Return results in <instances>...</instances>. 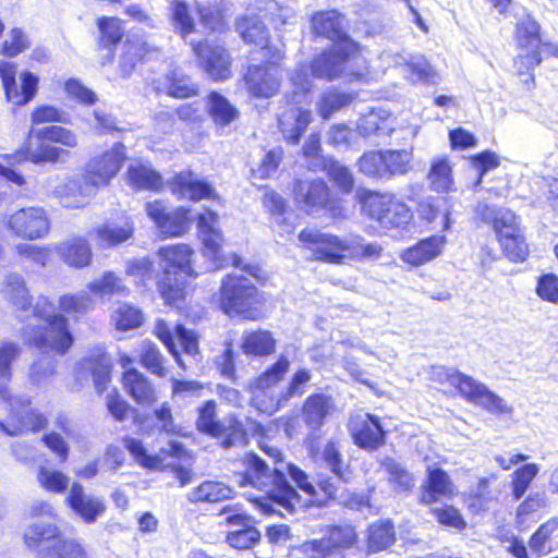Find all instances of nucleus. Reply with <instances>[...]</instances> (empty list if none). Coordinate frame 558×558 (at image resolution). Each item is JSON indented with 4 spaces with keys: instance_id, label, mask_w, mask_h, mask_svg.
<instances>
[{
    "instance_id": "obj_1",
    "label": "nucleus",
    "mask_w": 558,
    "mask_h": 558,
    "mask_svg": "<svg viewBox=\"0 0 558 558\" xmlns=\"http://www.w3.org/2000/svg\"><path fill=\"white\" fill-rule=\"evenodd\" d=\"M53 303L47 295H39L33 315L43 325H25L21 338L26 347L60 356L68 354L75 343L70 322L78 324L94 310L93 298L85 292H68L58 299L59 312L49 313Z\"/></svg>"
},
{
    "instance_id": "obj_2",
    "label": "nucleus",
    "mask_w": 558,
    "mask_h": 558,
    "mask_svg": "<svg viewBox=\"0 0 558 558\" xmlns=\"http://www.w3.org/2000/svg\"><path fill=\"white\" fill-rule=\"evenodd\" d=\"M97 27L96 48L105 52L101 65L111 64L117 57L118 47L123 45L120 57V65L123 70H133L136 64L148 59L150 54L158 51V48L145 40H133L125 38V22L116 15H101L95 20Z\"/></svg>"
},
{
    "instance_id": "obj_3",
    "label": "nucleus",
    "mask_w": 558,
    "mask_h": 558,
    "mask_svg": "<svg viewBox=\"0 0 558 558\" xmlns=\"http://www.w3.org/2000/svg\"><path fill=\"white\" fill-rule=\"evenodd\" d=\"M246 486H252L272 493V500L246 498L264 513L275 512L274 505L289 513H293L301 507V497L296 490L287 482L283 470L274 466L270 471L268 465L255 453H246Z\"/></svg>"
},
{
    "instance_id": "obj_4",
    "label": "nucleus",
    "mask_w": 558,
    "mask_h": 558,
    "mask_svg": "<svg viewBox=\"0 0 558 558\" xmlns=\"http://www.w3.org/2000/svg\"><path fill=\"white\" fill-rule=\"evenodd\" d=\"M49 542L39 553L43 558H88L83 543L77 538L65 537L54 523H33L23 533V543L31 550H37Z\"/></svg>"
},
{
    "instance_id": "obj_5",
    "label": "nucleus",
    "mask_w": 558,
    "mask_h": 558,
    "mask_svg": "<svg viewBox=\"0 0 558 558\" xmlns=\"http://www.w3.org/2000/svg\"><path fill=\"white\" fill-rule=\"evenodd\" d=\"M291 83L293 90L286 97L291 108L281 113L279 126L284 140H300L312 120L311 111L300 107L301 104L306 102L312 87L307 68L296 69L291 76Z\"/></svg>"
},
{
    "instance_id": "obj_6",
    "label": "nucleus",
    "mask_w": 558,
    "mask_h": 558,
    "mask_svg": "<svg viewBox=\"0 0 558 558\" xmlns=\"http://www.w3.org/2000/svg\"><path fill=\"white\" fill-rule=\"evenodd\" d=\"M5 420L0 421V429L9 436L37 434L48 426L44 412L34 407L33 400L24 395H7Z\"/></svg>"
},
{
    "instance_id": "obj_7",
    "label": "nucleus",
    "mask_w": 558,
    "mask_h": 558,
    "mask_svg": "<svg viewBox=\"0 0 558 558\" xmlns=\"http://www.w3.org/2000/svg\"><path fill=\"white\" fill-rule=\"evenodd\" d=\"M292 17V10L279 5L276 0H246V41H252L264 50L268 44L265 22L278 28L289 23Z\"/></svg>"
},
{
    "instance_id": "obj_8",
    "label": "nucleus",
    "mask_w": 558,
    "mask_h": 558,
    "mask_svg": "<svg viewBox=\"0 0 558 558\" xmlns=\"http://www.w3.org/2000/svg\"><path fill=\"white\" fill-rule=\"evenodd\" d=\"M299 241L314 260L340 265L349 259L350 234L339 236L316 228H306L300 232Z\"/></svg>"
},
{
    "instance_id": "obj_9",
    "label": "nucleus",
    "mask_w": 558,
    "mask_h": 558,
    "mask_svg": "<svg viewBox=\"0 0 558 558\" xmlns=\"http://www.w3.org/2000/svg\"><path fill=\"white\" fill-rule=\"evenodd\" d=\"M437 374L445 376L446 380L451 386H454L470 402L484 408L493 414L510 413L512 411V408L502 398L490 391L484 384L476 381L468 375L445 367H439Z\"/></svg>"
},
{
    "instance_id": "obj_10",
    "label": "nucleus",
    "mask_w": 558,
    "mask_h": 558,
    "mask_svg": "<svg viewBox=\"0 0 558 558\" xmlns=\"http://www.w3.org/2000/svg\"><path fill=\"white\" fill-rule=\"evenodd\" d=\"M362 209L369 218L375 219L385 229L401 228L412 218L410 209L390 194L363 192Z\"/></svg>"
},
{
    "instance_id": "obj_11",
    "label": "nucleus",
    "mask_w": 558,
    "mask_h": 558,
    "mask_svg": "<svg viewBox=\"0 0 558 558\" xmlns=\"http://www.w3.org/2000/svg\"><path fill=\"white\" fill-rule=\"evenodd\" d=\"M125 161V153L121 143L111 150L92 157L82 173L83 185L94 192L106 187L117 177Z\"/></svg>"
},
{
    "instance_id": "obj_12",
    "label": "nucleus",
    "mask_w": 558,
    "mask_h": 558,
    "mask_svg": "<svg viewBox=\"0 0 558 558\" xmlns=\"http://www.w3.org/2000/svg\"><path fill=\"white\" fill-rule=\"evenodd\" d=\"M197 65L214 82H223L232 76V58L222 45L206 38L191 44Z\"/></svg>"
},
{
    "instance_id": "obj_13",
    "label": "nucleus",
    "mask_w": 558,
    "mask_h": 558,
    "mask_svg": "<svg viewBox=\"0 0 558 558\" xmlns=\"http://www.w3.org/2000/svg\"><path fill=\"white\" fill-rule=\"evenodd\" d=\"M145 211L163 239L183 236L192 225L191 209L184 206L170 209L156 199L145 205Z\"/></svg>"
},
{
    "instance_id": "obj_14",
    "label": "nucleus",
    "mask_w": 558,
    "mask_h": 558,
    "mask_svg": "<svg viewBox=\"0 0 558 558\" xmlns=\"http://www.w3.org/2000/svg\"><path fill=\"white\" fill-rule=\"evenodd\" d=\"M16 64L8 61H0V80L8 102L14 107H23L31 102L38 92V77L29 72L23 71L20 74L21 86L16 83Z\"/></svg>"
},
{
    "instance_id": "obj_15",
    "label": "nucleus",
    "mask_w": 558,
    "mask_h": 558,
    "mask_svg": "<svg viewBox=\"0 0 558 558\" xmlns=\"http://www.w3.org/2000/svg\"><path fill=\"white\" fill-rule=\"evenodd\" d=\"M63 155H66L65 150L46 145L43 142L35 150H32L28 147H22L13 154H4L0 156L7 163L5 166L0 161V177L17 186H23L25 184V179L12 169L13 166L25 161L34 163L56 162L63 159Z\"/></svg>"
},
{
    "instance_id": "obj_16",
    "label": "nucleus",
    "mask_w": 558,
    "mask_h": 558,
    "mask_svg": "<svg viewBox=\"0 0 558 558\" xmlns=\"http://www.w3.org/2000/svg\"><path fill=\"white\" fill-rule=\"evenodd\" d=\"M120 365L124 368L120 381L125 392L141 407H153L158 401V391L151 379L143 372L131 365L134 359L128 354L119 357Z\"/></svg>"
},
{
    "instance_id": "obj_17",
    "label": "nucleus",
    "mask_w": 558,
    "mask_h": 558,
    "mask_svg": "<svg viewBox=\"0 0 558 558\" xmlns=\"http://www.w3.org/2000/svg\"><path fill=\"white\" fill-rule=\"evenodd\" d=\"M5 226L17 238L32 241L49 233L50 220L44 208L28 206L12 213Z\"/></svg>"
},
{
    "instance_id": "obj_18",
    "label": "nucleus",
    "mask_w": 558,
    "mask_h": 558,
    "mask_svg": "<svg viewBox=\"0 0 558 558\" xmlns=\"http://www.w3.org/2000/svg\"><path fill=\"white\" fill-rule=\"evenodd\" d=\"M303 156L310 170H325L342 192L350 193L352 191L354 180L351 171L338 161L322 155L320 142H305Z\"/></svg>"
},
{
    "instance_id": "obj_19",
    "label": "nucleus",
    "mask_w": 558,
    "mask_h": 558,
    "mask_svg": "<svg viewBox=\"0 0 558 558\" xmlns=\"http://www.w3.org/2000/svg\"><path fill=\"white\" fill-rule=\"evenodd\" d=\"M135 226L133 219L122 214L116 219L106 220L94 226L88 234L92 236L97 248L107 250L117 247L133 239Z\"/></svg>"
},
{
    "instance_id": "obj_20",
    "label": "nucleus",
    "mask_w": 558,
    "mask_h": 558,
    "mask_svg": "<svg viewBox=\"0 0 558 558\" xmlns=\"http://www.w3.org/2000/svg\"><path fill=\"white\" fill-rule=\"evenodd\" d=\"M356 541V533L350 525L331 526L328 534L304 545L312 558H339L343 549L350 548Z\"/></svg>"
},
{
    "instance_id": "obj_21",
    "label": "nucleus",
    "mask_w": 558,
    "mask_h": 558,
    "mask_svg": "<svg viewBox=\"0 0 558 558\" xmlns=\"http://www.w3.org/2000/svg\"><path fill=\"white\" fill-rule=\"evenodd\" d=\"M113 363L104 348H94L83 356L76 366L78 377L92 376L97 393L105 392L111 383Z\"/></svg>"
},
{
    "instance_id": "obj_22",
    "label": "nucleus",
    "mask_w": 558,
    "mask_h": 558,
    "mask_svg": "<svg viewBox=\"0 0 558 558\" xmlns=\"http://www.w3.org/2000/svg\"><path fill=\"white\" fill-rule=\"evenodd\" d=\"M153 333L178 361L180 360V354L174 336L178 338L182 351L187 355H196L199 352L197 333L194 330L187 329L183 324H177L172 329L165 319H157Z\"/></svg>"
},
{
    "instance_id": "obj_23",
    "label": "nucleus",
    "mask_w": 558,
    "mask_h": 558,
    "mask_svg": "<svg viewBox=\"0 0 558 558\" xmlns=\"http://www.w3.org/2000/svg\"><path fill=\"white\" fill-rule=\"evenodd\" d=\"M356 46L352 40H344L332 45L331 49L317 58L311 64L314 76L333 80L343 72L344 63L353 56Z\"/></svg>"
},
{
    "instance_id": "obj_24",
    "label": "nucleus",
    "mask_w": 558,
    "mask_h": 558,
    "mask_svg": "<svg viewBox=\"0 0 558 558\" xmlns=\"http://www.w3.org/2000/svg\"><path fill=\"white\" fill-rule=\"evenodd\" d=\"M194 248L187 243H174L160 246L157 256L163 264L162 275L183 274L185 278L195 279L198 272L194 268Z\"/></svg>"
},
{
    "instance_id": "obj_25",
    "label": "nucleus",
    "mask_w": 558,
    "mask_h": 558,
    "mask_svg": "<svg viewBox=\"0 0 558 558\" xmlns=\"http://www.w3.org/2000/svg\"><path fill=\"white\" fill-rule=\"evenodd\" d=\"M186 279H179L165 274L156 281V288L163 305L175 310L180 314L186 313L191 307V296L195 290Z\"/></svg>"
},
{
    "instance_id": "obj_26",
    "label": "nucleus",
    "mask_w": 558,
    "mask_h": 558,
    "mask_svg": "<svg viewBox=\"0 0 558 558\" xmlns=\"http://www.w3.org/2000/svg\"><path fill=\"white\" fill-rule=\"evenodd\" d=\"M349 430L354 442L363 449L375 450L385 440V432L379 418L368 413L352 415L349 421Z\"/></svg>"
},
{
    "instance_id": "obj_27",
    "label": "nucleus",
    "mask_w": 558,
    "mask_h": 558,
    "mask_svg": "<svg viewBox=\"0 0 558 558\" xmlns=\"http://www.w3.org/2000/svg\"><path fill=\"white\" fill-rule=\"evenodd\" d=\"M65 504L86 524L96 522L107 509L101 498L86 495L84 486L78 482L72 483Z\"/></svg>"
},
{
    "instance_id": "obj_28",
    "label": "nucleus",
    "mask_w": 558,
    "mask_h": 558,
    "mask_svg": "<svg viewBox=\"0 0 558 558\" xmlns=\"http://www.w3.org/2000/svg\"><path fill=\"white\" fill-rule=\"evenodd\" d=\"M280 78L281 71L276 62L250 68L248 73H246L248 90L255 97L269 98L274 96L279 88Z\"/></svg>"
},
{
    "instance_id": "obj_29",
    "label": "nucleus",
    "mask_w": 558,
    "mask_h": 558,
    "mask_svg": "<svg viewBox=\"0 0 558 558\" xmlns=\"http://www.w3.org/2000/svg\"><path fill=\"white\" fill-rule=\"evenodd\" d=\"M335 410L332 397L325 393L308 396L302 407V420L308 435L315 437Z\"/></svg>"
},
{
    "instance_id": "obj_30",
    "label": "nucleus",
    "mask_w": 558,
    "mask_h": 558,
    "mask_svg": "<svg viewBox=\"0 0 558 558\" xmlns=\"http://www.w3.org/2000/svg\"><path fill=\"white\" fill-rule=\"evenodd\" d=\"M59 258L70 268L83 269L93 263V250L88 240L75 235L54 245Z\"/></svg>"
},
{
    "instance_id": "obj_31",
    "label": "nucleus",
    "mask_w": 558,
    "mask_h": 558,
    "mask_svg": "<svg viewBox=\"0 0 558 558\" xmlns=\"http://www.w3.org/2000/svg\"><path fill=\"white\" fill-rule=\"evenodd\" d=\"M219 308L229 316L244 312V277L227 275L220 284Z\"/></svg>"
},
{
    "instance_id": "obj_32",
    "label": "nucleus",
    "mask_w": 558,
    "mask_h": 558,
    "mask_svg": "<svg viewBox=\"0 0 558 558\" xmlns=\"http://www.w3.org/2000/svg\"><path fill=\"white\" fill-rule=\"evenodd\" d=\"M168 184L171 193L180 199L198 202L214 196L211 186L207 182L194 179L191 171L175 173Z\"/></svg>"
},
{
    "instance_id": "obj_33",
    "label": "nucleus",
    "mask_w": 558,
    "mask_h": 558,
    "mask_svg": "<svg viewBox=\"0 0 558 558\" xmlns=\"http://www.w3.org/2000/svg\"><path fill=\"white\" fill-rule=\"evenodd\" d=\"M289 360L286 356H280L279 360L271 366V368L258 377L256 380V389L260 391V395H255L251 401L252 405L255 407L258 411L271 414L279 408L281 400H278L276 403L270 400L266 404L260 401V398L263 397V391L265 389H268L282 379L283 375L289 368Z\"/></svg>"
},
{
    "instance_id": "obj_34",
    "label": "nucleus",
    "mask_w": 558,
    "mask_h": 558,
    "mask_svg": "<svg viewBox=\"0 0 558 558\" xmlns=\"http://www.w3.org/2000/svg\"><path fill=\"white\" fill-rule=\"evenodd\" d=\"M295 199L301 207L313 213L326 206L329 199V189L324 180L299 181L294 187Z\"/></svg>"
},
{
    "instance_id": "obj_35",
    "label": "nucleus",
    "mask_w": 558,
    "mask_h": 558,
    "mask_svg": "<svg viewBox=\"0 0 558 558\" xmlns=\"http://www.w3.org/2000/svg\"><path fill=\"white\" fill-rule=\"evenodd\" d=\"M248 277L257 283H264L267 272L257 265H246V319H259L267 313V298L259 293L254 286L248 284Z\"/></svg>"
},
{
    "instance_id": "obj_36",
    "label": "nucleus",
    "mask_w": 558,
    "mask_h": 558,
    "mask_svg": "<svg viewBox=\"0 0 558 558\" xmlns=\"http://www.w3.org/2000/svg\"><path fill=\"white\" fill-rule=\"evenodd\" d=\"M477 213L483 221L493 225V229L497 238H505L513 235L514 232L521 231L519 218L517 215L507 208H496L488 205H480Z\"/></svg>"
},
{
    "instance_id": "obj_37",
    "label": "nucleus",
    "mask_w": 558,
    "mask_h": 558,
    "mask_svg": "<svg viewBox=\"0 0 558 558\" xmlns=\"http://www.w3.org/2000/svg\"><path fill=\"white\" fill-rule=\"evenodd\" d=\"M447 242L445 235H432L421 240L417 244L405 250L401 258L412 266H421L439 256Z\"/></svg>"
},
{
    "instance_id": "obj_38",
    "label": "nucleus",
    "mask_w": 558,
    "mask_h": 558,
    "mask_svg": "<svg viewBox=\"0 0 558 558\" xmlns=\"http://www.w3.org/2000/svg\"><path fill=\"white\" fill-rule=\"evenodd\" d=\"M454 494V485L449 475L440 468L427 466V478L422 486L421 501L435 502L440 497H450Z\"/></svg>"
},
{
    "instance_id": "obj_39",
    "label": "nucleus",
    "mask_w": 558,
    "mask_h": 558,
    "mask_svg": "<svg viewBox=\"0 0 558 558\" xmlns=\"http://www.w3.org/2000/svg\"><path fill=\"white\" fill-rule=\"evenodd\" d=\"M312 25L316 35L331 40L333 45L351 40L343 29V17L335 10L314 14Z\"/></svg>"
},
{
    "instance_id": "obj_40",
    "label": "nucleus",
    "mask_w": 558,
    "mask_h": 558,
    "mask_svg": "<svg viewBox=\"0 0 558 558\" xmlns=\"http://www.w3.org/2000/svg\"><path fill=\"white\" fill-rule=\"evenodd\" d=\"M106 407L112 417L118 421H124L130 413H132V421L138 428L146 426V421L149 418L148 414L140 413L134 409L120 393L117 388H113L106 398Z\"/></svg>"
},
{
    "instance_id": "obj_41",
    "label": "nucleus",
    "mask_w": 558,
    "mask_h": 558,
    "mask_svg": "<svg viewBox=\"0 0 558 558\" xmlns=\"http://www.w3.org/2000/svg\"><path fill=\"white\" fill-rule=\"evenodd\" d=\"M3 294L5 300L16 312L34 310L33 296L31 295L25 280L17 275L9 276L4 282Z\"/></svg>"
},
{
    "instance_id": "obj_42",
    "label": "nucleus",
    "mask_w": 558,
    "mask_h": 558,
    "mask_svg": "<svg viewBox=\"0 0 558 558\" xmlns=\"http://www.w3.org/2000/svg\"><path fill=\"white\" fill-rule=\"evenodd\" d=\"M137 360L148 373L159 378L166 377L169 373L166 356L162 354L159 347L150 340L142 342L138 349Z\"/></svg>"
},
{
    "instance_id": "obj_43",
    "label": "nucleus",
    "mask_w": 558,
    "mask_h": 558,
    "mask_svg": "<svg viewBox=\"0 0 558 558\" xmlns=\"http://www.w3.org/2000/svg\"><path fill=\"white\" fill-rule=\"evenodd\" d=\"M359 134L363 137L390 136L392 132V123L389 116L381 109L372 110L362 116L356 124Z\"/></svg>"
},
{
    "instance_id": "obj_44",
    "label": "nucleus",
    "mask_w": 558,
    "mask_h": 558,
    "mask_svg": "<svg viewBox=\"0 0 558 558\" xmlns=\"http://www.w3.org/2000/svg\"><path fill=\"white\" fill-rule=\"evenodd\" d=\"M232 497V489L218 481H204L187 496L192 504H216Z\"/></svg>"
},
{
    "instance_id": "obj_45",
    "label": "nucleus",
    "mask_w": 558,
    "mask_h": 558,
    "mask_svg": "<svg viewBox=\"0 0 558 558\" xmlns=\"http://www.w3.org/2000/svg\"><path fill=\"white\" fill-rule=\"evenodd\" d=\"M126 177L129 184L137 191L148 190L159 192L163 187L162 177L153 168L144 165L129 167Z\"/></svg>"
},
{
    "instance_id": "obj_46",
    "label": "nucleus",
    "mask_w": 558,
    "mask_h": 558,
    "mask_svg": "<svg viewBox=\"0 0 558 558\" xmlns=\"http://www.w3.org/2000/svg\"><path fill=\"white\" fill-rule=\"evenodd\" d=\"M123 447L129 451L132 458L135 460L137 464L142 468L148 470H162L165 468V463H162V458L158 454H149L144 442L141 439L125 436L122 439Z\"/></svg>"
},
{
    "instance_id": "obj_47",
    "label": "nucleus",
    "mask_w": 558,
    "mask_h": 558,
    "mask_svg": "<svg viewBox=\"0 0 558 558\" xmlns=\"http://www.w3.org/2000/svg\"><path fill=\"white\" fill-rule=\"evenodd\" d=\"M151 416L155 420V424L149 425L147 420L146 426L141 428L143 432L149 433L156 429L158 433L166 435H178L180 433V427L175 423L172 407L169 402L160 403L159 407L153 410Z\"/></svg>"
},
{
    "instance_id": "obj_48",
    "label": "nucleus",
    "mask_w": 558,
    "mask_h": 558,
    "mask_svg": "<svg viewBox=\"0 0 558 558\" xmlns=\"http://www.w3.org/2000/svg\"><path fill=\"white\" fill-rule=\"evenodd\" d=\"M207 113L218 125H227L238 117L235 108L218 92L207 95Z\"/></svg>"
},
{
    "instance_id": "obj_49",
    "label": "nucleus",
    "mask_w": 558,
    "mask_h": 558,
    "mask_svg": "<svg viewBox=\"0 0 558 558\" xmlns=\"http://www.w3.org/2000/svg\"><path fill=\"white\" fill-rule=\"evenodd\" d=\"M396 64H404L409 71V78L413 83L429 82L434 78L435 72L424 56H410L409 58L398 54Z\"/></svg>"
},
{
    "instance_id": "obj_50",
    "label": "nucleus",
    "mask_w": 558,
    "mask_h": 558,
    "mask_svg": "<svg viewBox=\"0 0 558 558\" xmlns=\"http://www.w3.org/2000/svg\"><path fill=\"white\" fill-rule=\"evenodd\" d=\"M199 239L202 242V253L213 263L214 270L225 268L228 265V258L222 253L225 244L222 232H214Z\"/></svg>"
},
{
    "instance_id": "obj_51",
    "label": "nucleus",
    "mask_w": 558,
    "mask_h": 558,
    "mask_svg": "<svg viewBox=\"0 0 558 558\" xmlns=\"http://www.w3.org/2000/svg\"><path fill=\"white\" fill-rule=\"evenodd\" d=\"M428 180L434 191L449 192L452 190V168L447 158L439 157L432 162Z\"/></svg>"
},
{
    "instance_id": "obj_52",
    "label": "nucleus",
    "mask_w": 558,
    "mask_h": 558,
    "mask_svg": "<svg viewBox=\"0 0 558 558\" xmlns=\"http://www.w3.org/2000/svg\"><path fill=\"white\" fill-rule=\"evenodd\" d=\"M170 20L175 32L181 37H186L195 32V22L191 15L190 7L185 1L173 0L171 2Z\"/></svg>"
},
{
    "instance_id": "obj_53",
    "label": "nucleus",
    "mask_w": 558,
    "mask_h": 558,
    "mask_svg": "<svg viewBox=\"0 0 558 558\" xmlns=\"http://www.w3.org/2000/svg\"><path fill=\"white\" fill-rule=\"evenodd\" d=\"M541 61V49H522V52L514 60L517 75L523 77L522 82L527 88H531L534 83L532 71Z\"/></svg>"
},
{
    "instance_id": "obj_54",
    "label": "nucleus",
    "mask_w": 558,
    "mask_h": 558,
    "mask_svg": "<svg viewBox=\"0 0 558 558\" xmlns=\"http://www.w3.org/2000/svg\"><path fill=\"white\" fill-rule=\"evenodd\" d=\"M395 542V527L390 521H377L368 530V547L373 551L388 548Z\"/></svg>"
},
{
    "instance_id": "obj_55",
    "label": "nucleus",
    "mask_w": 558,
    "mask_h": 558,
    "mask_svg": "<svg viewBox=\"0 0 558 558\" xmlns=\"http://www.w3.org/2000/svg\"><path fill=\"white\" fill-rule=\"evenodd\" d=\"M215 417L216 402L214 400H207L198 409V415L196 418L197 429L214 437L221 436L226 428L222 424L217 422Z\"/></svg>"
},
{
    "instance_id": "obj_56",
    "label": "nucleus",
    "mask_w": 558,
    "mask_h": 558,
    "mask_svg": "<svg viewBox=\"0 0 558 558\" xmlns=\"http://www.w3.org/2000/svg\"><path fill=\"white\" fill-rule=\"evenodd\" d=\"M39 486L51 494H63L69 488V477L59 470L40 466L37 472Z\"/></svg>"
},
{
    "instance_id": "obj_57",
    "label": "nucleus",
    "mask_w": 558,
    "mask_h": 558,
    "mask_svg": "<svg viewBox=\"0 0 558 558\" xmlns=\"http://www.w3.org/2000/svg\"><path fill=\"white\" fill-rule=\"evenodd\" d=\"M352 100L353 96L351 94L329 90L320 96L317 109L323 119H329L332 113L349 106Z\"/></svg>"
},
{
    "instance_id": "obj_58",
    "label": "nucleus",
    "mask_w": 558,
    "mask_h": 558,
    "mask_svg": "<svg viewBox=\"0 0 558 558\" xmlns=\"http://www.w3.org/2000/svg\"><path fill=\"white\" fill-rule=\"evenodd\" d=\"M196 13L201 24L209 32L221 33L228 28V16L222 8H210L206 5H196Z\"/></svg>"
},
{
    "instance_id": "obj_59",
    "label": "nucleus",
    "mask_w": 558,
    "mask_h": 558,
    "mask_svg": "<svg viewBox=\"0 0 558 558\" xmlns=\"http://www.w3.org/2000/svg\"><path fill=\"white\" fill-rule=\"evenodd\" d=\"M517 40L521 49H541L539 25L526 16L517 25Z\"/></svg>"
},
{
    "instance_id": "obj_60",
    "label": "nucleus",
    "mask_w": 558,
    "mask_h": 558,
    "mask_svg": "<svg viewBox=\"0 0 558 558\" xmlns=\"http://www.w3.org/2000/svg\"><path fill=\"white\" fill-rule=\"evenodd\" d=\"M506 256L512 262H524L529 256V245L525 242L523 230L517 231L513 235L498 239Z\"/></svg>"
},
{
    "instance_id": "obj_61",
    "label": "nucleus",
    "mask_w": 558,
    "mask_h": 558,
    "mask_svg": "<svg viewBox=\"0 0 558 558\" xmlns=\"http://www.w3.org/2000/svg\"><path fill=\"white\" fill-rule=\"evenodd\" d=\"M539 466L535 463H527L517 469L511 475L512 495L519 500L529 489L532 481L537 476Z\"/></svg>"
},
{
    "instance_id": "obj_62",
    "label": "nucleus",
    "mask_w": 558,
    "mask_h": 558,
    "mask_svg": "<svg viewBox=\"0 0 558 558\" xmlns=\"http://www.w3.org/2000/svg\"><path fill=\"white\" fill-rule=\"evenodd\" d=\"M276 341L271 332L257 330L246 335V354L268 355L274 352Z\"/></svg>"
},
{
    "instance_id": "obj_63",
    "label": "nucleus",
    "mask_w": 558,
    "mask_h": 558,
    "mask_svg": "<svg viewBox=\"0 0 558 558\" xmlns=\"http://www.w3.org/2000/svg\"><path fill=\"white\" fill-rule=\"evenodd\" d=\"M383 466L389 476V482L396 486L397 490L407 492L413 487L412 474L396 460L387 458L383 462Z\"/></svg>"
},
{
    "instance_id": "obj_64",
    "label": "nucleus",
    "mask_w": 558,
    "mask_h": 558,
    "mask_svg": "<svg viewBox=\"0 0 558 558\" xmlns=\"http://www.w3.org/2000/svg\"><path fill=\"white\" fill-rule=\"evenodd\" d=\"M323 460L338 480L350 481L351 472L335 442L326 444L323 450Z\"/></svg>"
}]
</instances>
